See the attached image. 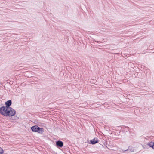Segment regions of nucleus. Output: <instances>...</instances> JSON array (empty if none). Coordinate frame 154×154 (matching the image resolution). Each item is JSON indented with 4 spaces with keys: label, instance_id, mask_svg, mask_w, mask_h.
Instances as JSON below:
<instances>
[{
    "label": "nucleus",
    "instance_id": "nucleus-1",
    "mask_svg": "<svg viewBox=\"0 0 154 154\" xmlns=\"http://www.w3.org/2000/svg\"><path fill=\"white\" fill-rule=\"evenodd\" d=\"M16 111L12 108L5 109L4 106L0 108V113L6 116L11 117L14 116L16 114Z\"/></svg>",
    "mask_w": 154,
    "mask_h": 154
},
{
    "label": "nucleus",
    "instance_id": "nucleus-9",
    "mask_svg": "<svg viewBox=\"0 0 154 154\" xmlns=\"http://www.w3.org/2000/svg\"><path fill=\"white\" fill-rule=\"evenodd\" d=\"M148 146L154 149V142H151L148 144Z\"/></svg>",
    "mask_w": 154,
    "mask_h": 154
},
{
    "label": "nucleus",
    "instance_id": "nucleus-14",
    "mask_svg": "<svg viewBox=\"0 0 154 154\" xmlns=\"http://www.w3.org/2000/svg\"><path fill=\"white\" fill-rule=\"evenodd\" d=\"M95 42H97L98 43H100L101 42L100 41H95Z\"/></svg>",
    "mask_w": 154,
    "mask_h": 154
},
{
    "label": "nucleus",
    "instance_id": "nucleus-11",
    "mask_svg": "<svg viewBox=\"0 0 154 154\" xmlns=\"http://www.w3.org/2000/svg\"><path fill=\"white\" fill-rule=\"evenodd\" d=\"M118 151L119 152H125L126 151H124L125 150H122V149L119 148V149L118 150Z\"/></svg>",
    "mask_w": 154,
    "mask_h": 154
},
{
    "label": "nucleus",
    "instance_id": "nucleus-12",
    "mask_svg": "<svg viewBox=\"0 0 154 154\" xmlns=\"http://www.w3.org/2000/svg\"><path fill=\"white\" fill-rule=\"evenodd\" d=\"M118 149H119V148L118 147H115V149H112V150L114 151H116V150H118Z\"/></svg>",
    "mask_w": 154,
    "mask_h": 154
},
{
    "label": "nucleus",
    "instance_id": "nucleus-10",
    "mask_svg": "<svg viewBox=\"0 0 154 154\" xmlns=\"http://www.w3.org/2000/svg\"><path fill=\"white\" fill-rule=\"evenodd\" d=\"M4 151L3 149L1 147H0V154H2L3 153Z\"/></svg>",
    "mask_w": 154,
    "mask_h": 154
},
{
    "label": "nucleus",
    "instance_id": "nucleus-6",
    "mask_svg": "<svg viewBox=\"0 0 154 154\" xmlns=\"http://www.w3.org/2000/svg\"><path fill=\"white\" fill-rule=\"evenodd\" d=\"M38 127V126L35 125L32 126L31 128V129L33 132H37Z\"/></svg>",
    "mask_w": 154,
    "mask_h": 154
},
{
    "label": "nucleus",
    "instance_id": "nucleus-8",
    "mask_svg": "<svg viewBox=\"0 0 154 154\" xmlns=\"http://www.w3.org/2000/svg\"><path fill=\"white\" fill-rule=\"evenodd\" d=\"M38 130H37V132L41 134L42 133L44 132V129L42 128H40L39 127H38Z\"/></svg>",
    "mask_w": 154,
    "mask_h": 154
},
{
    "label": "nucleus",
    "instance_id": "nucleus-2",
    "mask_svg": "<svg viewBox=\"0 0 154 154\" xmlns=\"http://www.w3.org/2000/svg\"><path fill=\"white\" fill-rule=\"evenodd\" d=\"M98 140L97 138H94L93 139L91 140L89 142L88 141V142L87 141V142L90 144H95L98 143Z\"/></svg>",
    "mask_w": 154,
    "mask_h": 154
},
{
    "label": "nucleus",
    "instance_id": "nucleus-13",
    "mask_svg": "<svg viewBox=\"0 0 154 154\" xmlns=\"http://www.w3.org/2000/svg\"><path fill=\"white\" fill-rule=\"evenodd\" d=\"M91 33V32H89V31H87V34H90Z\"/></svg>",
    "mask_w": 154,
    "mask_h": 154
},
{
    "label": "nucleus",
    "instance_id": "nucleus-4",
    "mask_svg": "<svg viewBox=\"0 0 154 154\" xmlns=\"http://www.w3.org/2000/svg\"><path fill=\"white\" fill-rule=\"evenodd\" d=\"M12 104V101L11 100H9L7 101V102H5V104L6 105V106H5V109H8L9 108H11L10 107V106Z\"/></svg>",
    "mask_w": 154,
    "mask_h": 154
},
{
    "label": "nucleus",
    "instance_id": "nucleus-3",
    "mask_svg": "<svg viewBox=\"0 0 154 154\" xmlns=\"http://www.w3.org/2000/svg\"><path fill=\"white\" fill-rule=\"evenodd\" d=\"M121 130L122 132H124L129 131L131 135V133L130 131L129 128L128 127L124 126L121 129Z\"/></svg>",
    "mask_w": 154,
    "mask_h": 154
},
{
    "label": "nucleus",
    "instance_id": "nucleus-5",
    "mask_svg": "<svg viewBox=\"0 0 154 154\" xmlns=\"http://www.w3.org/2000/svg\"><path fill=\"white\" fill-rule=\"evenodd\" d=\"M56 144L57 146L62 147L63 146V143L62 141L58 140L56 142Z\"/></svg>",
    "mask_w": 154,
    "mask_h": 154
},
{
    "label": "nucleus",
    "instance_id": "nucleus-7",
    "mask_svg": "<svg viewBox=\"0 0 154 154\" xmlns=\"http://www.w3.org/2000/svg\"><path fill=\"white\" fill-rule=\"evenodd\" d=\"M124 151H126L128 152H134V149L133 147L131 146H129L128 149L126 150H125Z\"/></svg>",
    "mask_w": 154,
    "mask_h": 154
}]
</instances>
